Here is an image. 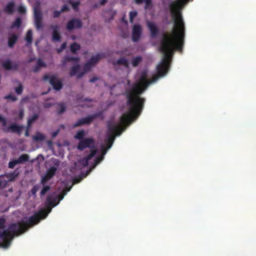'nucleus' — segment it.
Listing matches in <instances>:
<instances>
[{
    "label": "nucleus",
    "instance_id": "obj_41",
    "mask_svg": "<svg viewBox=\"0 0 256 256\" xmlns=\"http://www.w3.org/2000/svg\"><path fill=\"white\" fill-rule=\"evenodd\" d=\"M40 186V184H36L31 190V192L32 194L35 195L36 192L39 190Z\"/></svg>",
    "mask_w": 256,
    "mask_h": 256
},
{
    "label": "nucleus",
    "instance_id": "obj_26",
    "mask_svg": "<svg viewBox=\"0 0 256 256\" xmlns=\"http://www.w3.org/2000/svg\"><path fill=\"white\" fill-rule=\"evenodd\" d=\"M71 62H80V58L79 57H74L72 56H66L64 58V62L65 63Z\"/></svg>",
    "mask_w": 256,
    "mask_h": 256
},
{
    "label": "nucleus",
    "instance_id": "obj_17",
    "mask_svg": "<svg viewBox=\"0 0 256 256\" xmlns=\"http://www.w3.org/2000/svg\"><path fill=\"white\" fill-rule=\"evenodd\" d=\"M104 56V54H98L96 56H92V58L89 60V62L92 66H94L98 62L100 58Z\"/></svg>",
    "mask_w": 256,
    "mask_h": 256
},
{
    "label": "nucleus",
    "instance_id": "obj_55",
    "mask_svg": "<svg viewBox=\"0 0 256 256\" xmlns=\"http://www.w3.org/2000/svg\"><path fill=\"white\" fill-rule=\"evenodd\" d=\"M40 68L39 66H38L37 64H36V66H34V68L33 69V72H38L39 71V70H40Z\"/></svg>",
    "mask_w": 256,
    "mask_h": 256
},
{
    "label": "nucleus",
    "instance_id": "obj_29",
    "mask_svg": "<svg viewBox=\"0 0 256 256\" xmlns=\"http://www.w3.org/2000/svg\"><path fill=\"white\" fill-rule=\"evenodd\" d=\"M29 156L28 154H22L20 155L16 160L18 164H22L28 160Z\"/></svg>",
    "mask_w": 256,
    "mask_h": 256
},
{
    "label": "nucleus",
    "instance_id": "obj_36",
    "mask_svg": "<svg viewBox=\"0 0 256 256\" xmlns=\"http://www.w3.org/2000/svg\"><path fill=\"white\" fill-rule=\"evenodd\" d=\"M50 186H48V185H43V188L42 190L40 192V195L44 196L45 194L48 192L50 191Z\"/></svg>",
    "mask_w": 256,
    "mask_h": 256
},
{
    "label": "nucleus",
    "instance_id": "obj_5",
    "mask_svg": "<svg viewBox=\"0 0 256 256\" xmlns=\"http://www.w3.org/2000/svg\"><path fill=\"white\" fill-rule=\"evenodd\" d=\"M57 170V167L52 166L50 169L46 170L44 176H42L40 181V183L42 184H46L47 182L52 179L55 175Z\"/></svg>",
    "mask_w": 256,
    "mask_h": 256
},
{
    "label": "nucleus",
    "instance_id": "obj_53",
    "mask_svg": "<svg viewBox=\"0 0 256 256\" xmlns=\"http://www.w3.org/2000/svg\"><path fill=\"white\" fill-rule=\"evenodd\" d=\"M56 198H57L58 202H59L60 201L62 200L64 198V194H60Z\"/></svg>",
    "mask_w": 256,
    "mask_h": 256
},
{
    "label": "nucleus",
    "instance_id": "obj_13",
    "mask_svg": "<svg viewBox=\"0 0 256 256\" xmlns=\"http://www.w3.org/2000/svg\"><path fill=\"white\" fill-rule=\"evenodd\" d=\"M147 26L150 30L152 37H156L159 33V30L153 22H149V21H148L147 22Z\"/></svg>",
    "mask_w": 256,
    "mask_h": 256
},
{
    "label": "nucleus",
    "instance_id": "obj_31",
    "mask_svg": "<svg viewBox=\"0 0 256 256\" xmlns=\"http://www.w3.org/2000/svg\"><path fill=\"white\" fill-rule=\"evenodd\" d=\"M85 135V132L84 130H80L77 132V133L74 135V138L76 140H78L80 141L84 140V136Z\"/></svg>",
    "mask_w": 256,
    "mask_h": 256
},
{
    "label": "nucleus",
    "instance_id": "obj_35",
    "mask_svg": "<svg viewBox=\"0 0 256 256\" xmlns=\"http://www.w3.org/2000/svg\"><path fill=\"white\" fill-rule=\"evenodd\" d=\"M58 114H62L65 112L66 110V106L64 103L58 104Z\"/></svg>",
    "mask_w": 256,
    "mask_h": 256
},
{
    "label": "nucleus",
    "instance_id": "obj_14",
    "mask_svg": "<svg viewBox=\"0 0 256 256\" xmlns=\"http://www.w3.org/2000/svg\"><path fill=\"white\" fill-rule=\"evenodd\" d=\"M147 26L150 30L152 37H156L159 33V30L153 22H149V21H148L147 22Z\"/></svg>",
    "mask_w": 256,
    "mask_h": 256
},
{
    "label": "nucleus",
    "instance_id": "obj_51",
    "mask_svg": "<svg viewBox=\"0 0 256 256\" xmlns=\"http://www.w3.org/2000/svg\"><path fill=\"white\" fill-rule=\"evenodd\" d=\"M78 100L82 101V102H92V100L90 99V98H85L82 99V98H78Z\"/></svg>",
    "mask_w": 256,
    "mask_h": 256
},
{
    "label": "nucleus",
    "instance_id": "obj_6",
    "mask_svg": "<svg viewBox=\"0 0 256 256\" xmlns=\"http://www.w3.org/2000/svg\"><path fill=\"white\" fill-rule=\"evenodd\" d=\"M142 33V27L140 24H135L133 26L132 30V40L133 42H136L140 40Z\"/></svg>",
    "mask_w": 256,
    "mask_h": 256
},
{
    "label": "nucleus",
    "instance_id": "obj_23",
    "mask_svg": "<svg viewBox=\"0 0 256 256\" xmlns=\"http://www.w3.org/2000/svg\"><path fill=\"white\" fill-rule=\"evenodd\" d=\"M22 23V18L20 17L16 18V20L10 26L11 29H14L15 28H18L20 26Z\"/></svg>",
    "mask_w": 256,
    "mask_h": 256
},
{
    "label": "nucleus",
    "instance_id": "obj_20",
    "mask_svg": "<svg viewBox=\"0 0 256 256\" xmlns=\"http://www.w3.org/2000/svg\"><path fill=\"white\" fill-rule=\"evenodd\" d=\"M80 66L78 64L72 66L71 69H70V76H72L80 72Z\"/></svg>",
    "mask_w": 256,
    "mask_h": 256
},
{
    "label": "nucleus",
    "instance_id": "obj_30",
    "mask_svg": "<svg viewBox=\"0 0 256 256\" xmlns=\"http://www.w3.org/2000/svg\"><path fill=\"white\" fill-rule=\"evenodd\" d=\"M2 66L7 70H10L12 69V64L10 59H7L2 64Z\"/></svg>",
    "mask_w": 256,
    "mask_h": 256
},
{
    "label": "nucleus",
    "instance_id": "obj_54",
    "mask_svg": "<svg viewBox=\"0 0 256 256\" xmlns=\"http://www.w3.org/2000/svg\"><path fill=\"white\" fill-rule=\"evenodd\" d=\"M52 77H50V76L48 75V74H45L43 76V79L44 80H50V79Z\"/></svg>",
    "mask_w": 256,
    "mask_h": 256
},
{
    "label": "nucleus",
    "instance_id": "obj_61",
    "mask_svg": "<svg viewBox=\"0 0 256 256\" xmlns=\"http://www.w3.org/2000/svg\"><path fill=\"white\" fill-rule=\"evenodd\" d=\"M24 116V112L23 111H21L19 113L20 118H22Z\"/></svg>",
    "mask_w": 256,
    "mask_h": 256
},
{
    "label": "nucleus",
    "instance_id": "obj_15",
    "mask_svg": "<svg viewBox=\"0 0 256 256\" xmlns=\"http://www.w3.org/2000/svg\"><path fill=\"white\" fill-rule=\"evenodd\" d=\"M18 36L15 34H10L8 40V45L10 48H12L16 43Z\"/></svg>",
    "mask_w": 256,
    "mask_h": 256
},
{
    "label": "nucleus",
    "instance_id": "obj_39",
    "mask_svg": "<svg viewBox=\"0 0 256 256\" xmlns=\"http://www.w3.org/2000/svg\"><path fill=\"white\" fill-rule=\"evenodd\" d=\"M137 12L136 11H130V20L131 23H132L134 22V18H136V16H137Z\"/></svg>",
    "mask_w": 256,
    "mask_h": 256
},
{
    "label": "nucleus",
    "instance_id": "obj_8",
    "mask_svg": "<svg viewBox=\"0 0 256 256\" xmlns=\"http://www.w3.org/2000/svg\"><path fill=\"white\" fill-rule=\"evenodd\" d=\"M23 128L24 126H19L16 123H13L8 126L4 128L3 130L6 132H12L20 135Z\"/></svg>",
    "mask_w": 256,
    "mask_h": 256
},
{
    "label": "nucleus",
    "instance_id": "obj_57",
    "mask_svg": "<svg viewBox=\"0 0 256 256\" xmlns=\"http://www.w3.org/2000/svg\"><path fill=\"white\" fill-rule=\"evenodd\" d=\"M58 132H59L58 130H57L56 131L53 132L52 134V137H53V138L56 137L58 134Z\"/></svg>",
    "mask_w": 256,
    "mask_h": 256
},
{
    "label": "nucleus",
    "instance_id": "obj_40",
    "mask_svg": "<svg viewBox=\"0 0 256 256\" xmlns=\"http://www.w3.org/2000/svg\"><path fill=\"white\" fill-rule=\"evenodd\" d=\"M34 24L37 29H40L42 28V20H34Z\"/></svg>",
    "mask_w": 256,
    "mask_h": 256
},
{
    "label": "nucleus",
    "instance_id": "obj_47",
    "mask_svg": "<svg viewBox=\"0 0 256 256\" xmlns=\"http://www.w3.org/2000/svg\"><path fill=\"white\" fill-rule=\"evenodd\" d=\"M18 10L20 14H24L26 12V8L24 6H19L18 8Z\"/></svg>",
    "mask_w": 256,
    "mask_h": 256
},
{
    "label": "nucleus",
    "instance_id": "obj_63",
    "mask_svg": "<svg viewBox=\"0 0 256 256\" xmlns=\"http://www.w3.org/2000/svg\"><path fill=\"white\" fill-rule=\"evenodd\" d=\"M98 6V4H94L92 6V8H97Z\"/></svg>",
    "mask_w": 256,
    "mask_h": 256
},
{
    "label": "nucleus",
    "instance_id": "obj_24",
    "mask_svg": "<svg viewBox=\"0 0 256 256\" xmlns=\"http://www.w3.org/2000/svg\"><path fill=\"white\" fill-rule=\"evenodd\" d=\"M80 48V45L76 42H74L70 45V50L72 54H76L78 50Z\"/></svg>",
    "mask_w": 256,
    "mask_h": 256
},
{
    "label": "nucleus",
    "instance_id": "obj_62",
    "mask_svg": "<svg viewBox=\"0 0 256 256\" xmlns=\"http://www.w3.org/2000/svg\"><path fill=\"white\" fill-rule=\"evenodd\" d=\"M28 128V127H27V129L26 130L25 132V135L26 136H28L29 135Z\"/></svg>",
    "mask_w": 256,
    "mask_h": 256
},
{
    "label": "nucleus",
    "instance_id": "obj_42",
    "mask_svg": "<svg viewBox=\"0 0 256 256\" xmlns=\"http://www.w3.org/2000/svg\"><path fill=\"white\" fill-rule=\"evenodd\" d=\"M108 14L110 16V18L109 20H112L114 19L116 15V10H112L108 11Z\"/></svg>",
    "mask_w": 256,
    "mask_h": 256
},
{
    "label": "nucleus",
    "instance_id": "obj_28",
    "mask_svg": "<svg viewBox=\"0 0 256 256\" xmlns=\"http://www.w3.org/2000/svg\"><path fill=\"white\" fill-rule=\"evenodd\" d=\"M18 175V172H16V171H14L12 172H8L4 174V176H6L7 178H8L10 180H13L15 178H16Z\"/></svg>",
    "mask_w": 256,
    "mask_h": 256
},
{
    "label": "nucleus",
    "instance_id": "obj_2",
    "mask_svg": "<svg viewBox=\"0 0 256 256\" xmlns=\"http://www.w3.org/2000/svg\"><path fill=\"white\" fill-rule=\"evenodd\" d=\"M189 0H176L170 5L171 14L174 20V26L171 35L164 34L160 47L164 56L161 62L156 66L157 74L163 76L168 72L172 56L177 50H182L184 44V24L182 10Z\"/></svg>",
    "mask_w": 256,
    "mask_h": 256
},
{
    "label": "nucleus",
    "instance_id": "obj_34",
    "mask_svg": "<svg viewBox=\"0 0 256 256\" xmlns=\"http://www.w3.org/2000/svg\"><path fill=\"white\" fill-rule=\"evenodd\" d=\"M38 118V115L37 114H34L32 116L30 117L28 120V127L30 128L31 124L35 122Z\"/></svg>",
    "mask_w": 256,
    "mask_h": 256
},
{
    "label": "nucleus",
    "instance_id": "obj_58",
    "mask_svg": "<svg viewBox=\"0 0 256 256\" xmlns=\"http://www.w3.org/2000/svg\"><path fill=\"white\" fill-rule=\"evenodd\" d=\"M98 78H96V77H93V78H91L90 79V80H89V82H95L96 81V80H98Z\"/></svg>",
    "mask_w": 256,
    "mask_h": 256
},
{
    "label": "nucleus",
    "instance_id": "obj_21",
    "mask_svg": "<svg viewBox=\"0 0 256 256\" xmlns=\"http://www.w3.org/2000/svg\"><path fill=\"white\" fill-rule=\"evenodd\" d=\"M25 40L28 44H31L32 42V30H28L27 31L25 36Z\"/></svg>",
    "mask_w": 256,
    "mask_h": 256
},
{
    "label": "nucleus",
    "instance_id": "obj_48",
    "mask_svg": "<svg viewBox=\"0 0 256 256\" xmlns=\"http://www.w3.org/2000/svg\"><path fill=\"white\" fill-rule=\"evenodd\" d=\"M152 0H143V2L146 4L144 6L145 9L148 8L149 7V6L152 5Z\"/></svg>",
    "mask_w": 256,
    "mask_h": 256
},
{
    "label": "nucleus",
    "instance_id": "obj_56",
    "mask_svg": "<svg viewBox=\"0 0 256 256\" xmlns=\"http://www.w3.org/2000/svg\"><path fill=\"white\" fill-rule=\"evenodd\" d=\"M108 0H100V4L101 6H104L106 4Z\"/></svg>",
    "mask_w": 256,
    "mask_h": 256
},
{
    "label": "nucleus",
    "instance_id": "obj_49",
    "mask_svg": "<svg viewBox=\"0 0 256 256\" xmlns=\"http://www.w3.org/2000/svg\"><path fill=\"white\" fill-rule=\"evenodd\" d=\"M66 42L62 44L60 46V47L58 49V53L61 52H62V50H63L64 49L66 48Z\"/></svg>",
    "mask_w": 256,
    "mask_h": 256
},
{
    "label": "nucleus",
    "instance_id": "obj_25",
    "mask_svg": "<svg viewBox=\"0 0 256 256\" xmlns=\"http://www.w3.org/2000/svg\"><path fill=\"white\" fill-rule=\"evenodd\" d=\"M32 138L36 142H41L44 140L45 136L44 134L42 133L36 132L33 136Z\"/></svg>",
    "mask_w": 256,
    "mask_h": 256
},
{
    "label": "nucleus",
    "instance_id": "obj_12",
    "mask_svg": "<svg viewBox=\"0 0 256 256\" xmlns=\"http://www.w3.org/2000/svg\"><path fill=\"white\" fill-rule=\"evenodd\" d=\"M52 40L53 42H59L60 41L62 37L58 32L59 26L58 25L52 26Z\"/></svg>",
    "mask_w": 256,
    "mask_h": 256
},
{
    "label": "nucleus",
    "instance_id": "obj_9",
    "mask_svg": "<svg viewBox=\"0 0 256 256\" xmlns=\"http://www.w3.org/2000/svg\"><path fill=\"white\" fill-rule=\"evenodd\" d=\"M94 142L92 138H84L78 142V148L80 150H83L86 148H90L91 144H94Z\"/></svg>",
    "mask_w": 256,
    "mask_h": 256
},
{
    "label": "nucleus",
    "instance_id": "obj_60",
    "mask_svg": "<svg viewBox=\"0 0 256 256\" xmlns=\"http://www.w3.org/2000/svg\"><path fill=\"white\" fill-rule=\"evenodd\" d=\"M18 68V65L16 64H15L12 65V70H17Z\"/></svg>",
    "mask_w": 256,
    "mask_h": 256
},
{
    "label": "nucleus",
    "instance_id": "obj_4",
    "mask_svg": "<svg viewBox=\"0 0 256 256\" xmlns=\"http://www.w3.org/2000/svg\"><path fill=\"white\" fill-rule=\"evenodd\" d=\"M102 115V112L88 115L84 118H81L76 122L72 124V128H76L84 124H90L93 120L97 118Z\"/></svg>",
    "mask_w": 256,
    "mask_h": 256
},
{
    "label": "nucleus",
    "instance_id": "obj_11",
    "mask_svg": "<svg viewBox=\"0 0 256 256\" xmlns=\"http://www.w3.org/2000/svg\"><path fill=\"white\" fill-rule=\"evenodd\" d=\"M96 150L92 149L90 150V154H88L87 157L84 158L82 159H80L79 160V162L81 165H82L84 166H87L88 164L89 160H90L92 158H93L94 156H95V155L96 154Z\"/></svg>",
    "mask_w": 256,
    "mask_h": 256
},
{
    "label": "nucleus",
    "instance_id": "obj_46",
    "mask_svg": "<svg viewBox=\"0 0 256 256\" xmlns=\"http://www.w3.org/2000/svg\"><path fill=\"white\" fill-rule=\"evenodd\" d=\"M62 12L60 10H54L53 12L52 17L54 18H58L60 16Z\"/></svg>",
    "mask_w": 256,
    "mask_h": 256
},
{
    "label": "nucleus",
    "instance_id": "obj_32",
    "mask_svg": "<svg viewBox=\"0 0 256 256\" xmlns=\"http://www.w3.org/2000/svg\"><path fill=\"white\" fill-rule=\"evenodd\" d=\"M103 154L98 156L94 160V163L93 165V168H94L97 164H98L101 161H102L104 158V154L106 152V150L104 152V150L102 148Z\"/></svg>",
    "mask_w": 256,
    "mask_h": 256
},
{
    "label": "nucleus",
    "instance_id": "obj_50",
    "mask_svg": "<svg viewBox=\"0 0 256 256\" xmlns=\"http://www.w3.org/2000/svg\"><path fill=\"white\" fill-rule=\"evenodd\" d=\"M69 10V7L66 4L64 5L60 9L61 13L64 12L68 11Z\"/></svg>",
    "mask_w": 256,
    "mask_h": 256
},
{
    "label": "nucleus",
    "instance_id": "obj_64",
    "mask_svg": "<svg viewBox=\"0 0 256 256\" xmlns=\"http://www.w3.org/2000/svg\"><path fill=\"white\" fill-rule=\"evenodd\" d=\"M127 84H128V85H129L130 84V80H128L127 82Z\"/></svg>",
    "mask_w": 256,
    "mask_h": 256
},
{
    "label": "nucleus",
    "instance_id": "obj_3",
    "mask_svg": "<svg viewBox=\"0 0 256 256\" xmlns=\"http://www.w3.org/2000/svg\"><path fill=\"white\" fill-rule=\"evenodd\" d=\"M50 211L51 209L48 211L44 210H40L34 213V216H30L28 220L12 224L8 230H4L2 231L1 229L4 228L6 220L4 218H0V238L3 240V242H0V247L8 248L10 244V240L14 236H18L19 234L24 232L28 226H34L40 220L46 218Z\"/></svg>",
    "mask_w": 256,
    "mask_h": 256
},
{
    "label": "nucleus",
    "instance_id": "obj_52",
    "mask_svg": "<svg viewBox=\"0 0 256 256\" xmlns=\"http://www.w3.org/2000/svg\"><path fill=\"white\" fill-rule=\"evenodd\" d=\"M0 122H2V126H6V120L4 117L0 114Z\"/></svg>",
    "mask_w": 256,
    "mask_h": 256
},
{
    "label": "nucleus",
    "instance_id": "obj_22",
    "mask_svg": "<svg viewBox=\"0 0 256 256\" xmlns=\"http://www.w3.org/2000/svg\"><path fill=\"white\" fill-rule=\"evenodd\" d=\"M34 20H42V15L40 10L38 7H35L34 8Z\"/></svg>",
    "mask_w": 256,
    "mask_h": 256
},
{
    "label": "nucleus",
    "instance_id": "obj_27",
    "mask_svg": "<svg viewBox=\"0 0 256 256\" xmlns=\"http://www.w3.org/2000/svg\"><path fill=\"white\" fill-rule=\"evenodd\" d=\"M56 201H58V200L56 197L53 199L52 198L51 196H48L46 198V202L50 207L55 206L58 204V203H56Z\"/></svg>",
    "mask_w": 256,
    "mask_h": 256
},
{
    "label": "nucleus",
    "instance_id": "obj_38",
    "mask_svg": "<svg viewBox=\"0 0 256 256\" xmlns=\"http://www.w3.org/2000/svg\"><path fill=\"white\" fill-rule=\"evenodd\" d=\"M70 4H71L72 8L76 10L77 11L78 10L80 4V1H77L76 2H72V1H70Z\"/></svg>",
    "mask_w": 256,
    "mask_h": 256
},
{
    "label": "nucleus",
    "instance_id": "obj_43",
    "mask_svg": "<svg viewBox=\"0 0 256 256\" xmlns=\"http://www.w3.org/2000/svg\"><path fill=\"white\" fill-rule=\"evenodd\" d=\"M16 164H18L16 160H14L12 161H10L8 162V168L12 169L14 168Z\"/></svg>",
    "mask_w": 256,
    "mask_h": 256
},
{
    "label": "nucleus",
    "instance_id": "obj_10",
    "mask_svg": "<svg viewBox=\"0 0 256 256\" xmlns=\"http://www.w3.org/2000/svg\"><path fill=\"white\" fill-rule=\"evenodd\" d=\"M50 84L56 90H60L62 87V84L60 79H58L56 76H52L50 79Z\"/></svg>",
    "mask_w": 256,
    "mask_h": 256
},
{
    "label": "nucleus",
    "instance_id": "obj_16",
    "mask_svg": "<svg viewBox=\"0 0 256 256\" xmlns=\"http://www.w3.org/2000/svg\"><path fill=\"white\" fill-rule=\"evenodd\" d=\"M15 10V4L14 2L12 1L8 2L7 5L4 8V10L8 14H12Z\"/></svg>",
    "mask_w": 256,
    "mask_h": 256
},
{
    "label": "nucleus",
    "instance_id": "obj_7",
    "mask_svg": "<svg viewBox=\"0 0 256 256\" xmlns=\"http://www.w3.org/2000/svg\"><path fill=\"white\" fill-rule=\"evenodd\" d=\"M82 26V24L80 19L72 18L67 23L66 28L70 32L74 28H80Z\"/></svg>",
    "mask_w": 256,
    "mask_h": 256
},
{
    "label": "nucleus",
    "instance_id": "obj_37",
    "mask_svg": "<svg viewBox=\"0 0 256 256\" xmlns=\"http://www.w3.org/2000/svg\"><path fill=\"white\" fill-rule=\"evenodd\" d=\"M19 85L15 88V92L18 94H21L23 92V86L22 84L18 82Z\"/></svg>",
    "mask_w": 256,
    "mask_h": 256
},
{
    "label": "nucleus",
    "instance_id": "obj_45",
    "mask_svg": "<svg viewBox=\"0 0 256 256\" xmlns=\"http://www.w3.org/2000/svg\"><path fill=\"white\" fill-rule=\"evenodd\" d=\"M36 64L38 66L41 68L42 66H46V64L43 60L42 59H38L36 62Z\"/></svg>",
    "mask_w": 256,
    "mask_h": 256
},
{
    "label": "nucleus",
    "instance_id": "obj_19",
    "mask_svg": "<svg viewBox=\"0 0 256 256\" xmlns=\"http://www.w3.org/2000/svg\"><path fill=\"white\" fill-rule=\"evenodd\" d=\"M92 66H93L92 64H90L89 61L87 62L84 66L82 72H80L78 75V78H80L81 77H82L84 74L89 72L92 67Z\"/></svg>",
    "mask_w": 256,
    "mask_h": 256
},
{
    "label": "nucleus",
    "instance_id": "obj_33",
    "mask_svg": "<svg viewBox=\"0 0 256 256\" xmlns=\"http://www.w3.org/2000/svg\"><path fill=\"white\" fill-rule=\"evenodd\" d=\"M142 62V57L141 56H138L134 58L132 62L133 66H137L139 64Z\"/></svg>",
    "mask_w": 256,
    "mask_h": 256
},
{
    "label": "nucleus",
    "instance_id": "obj_18",
    "mask_svg": "<svg viewBox=\"0 0 256 256\" xmlns=\"http://www.w3.org/2000/svg\"><path fill=\"white\" fill-rule=\"evenodd\" d=\"M114 66H116V65H118V66L122 65V66H124L126 68H128V66H129L128 62V60L124 56L121 57L120 58L118 59L116 61V62H114Z\"/></svg>",
    "mask_w": 256,
    "mask_h": 256
},
{
    "label": "nucleus",
    "instance_id": "obj_1",
    "mask_svg": "<svg viewBox=\"0 0 256 256\" xmlns=\"http://www.w3.org/2000/svg\"><path fill=\"white\" fill-rule=\"evenodd\" d=\"M156 80V78L154 77L151 80H148L146 72H143L138 81L131 88L126 90L125 95L126 98V105L128 108V111L122 116L120 123L112 122H107L106 143L108 150L112 146L116 136H120L124 130L122 126L130 124L140 114L144 108L145 99L140 95L143 94L147 87Z\"/></svg>",
    "mask_w": 256,
    "mask_h": 256
},
{
    "label": "nucleus",
    "instance_id": "obj_44",
    "mask_svg": "<svg viewBox=\"0 0 256 256\" xmlns=\"http://www.w3.org/2000/svg\"><path fill=\"white\" fill-rule=\"evenodd\" d=\"M6 100H10L13 102H15L17 100V98L12 94H8L4 96Z\"/></svg>",
    "mask_w": 256,
    "mask_h": 256
},
{
    "label": "nucleus",
    "instance_id": "obj_59",
    "mask_svg": "<svg viewBox=\"0 0 256 256\" xmlns=\"http://www.w3.org/2000/svg\"><path fill=\"white\" fill-rule=\"evenodd\" d=\"M136 4H140L144 2V0H135Z\"/></svg>",
    "mask_w": 256,
    "mask_h": 256
}]
</instances>
